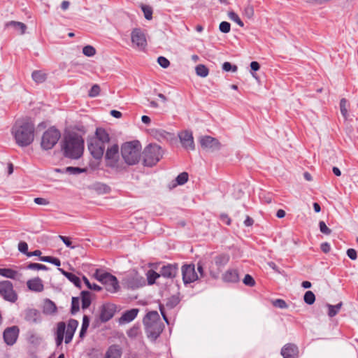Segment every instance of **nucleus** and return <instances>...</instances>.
<instances>
[{
	"instance_id": "35",
	"label": "nucleus",
	"mask_w": 358,
	"mask_h": 358,
	"mask_svg": "<svg viewBox=\"0 0 358 358\" xmlns=\"http://www.w3.org/2000/svg\"><path fill=\"white\" fill-rule=\"evenodd\" d=\"M89 325H90V319H89L88 316L84 315L83 318L81 329H80V334H79L80 338H83L85 337L87 330L89 327Z\"/></svg>"
},
{
	"instance_id": "56",
	"label": "nucleus",
	"mask_w": 358,
	"mask_h": 358,
	"mask_svg": "<svg viewBox=\"0 0 358 358\" xmlns=\"http://www.w3.org/2000/svg\"><path fill=\"white\" fill-rule=\"evenodd\" d=\"M243 283L245 285L253 287L255 285V281L254 278L249 274H246L245 278H243Z\"/></svg>"
},
{
	"instance_id": "11",
	"label": "nucleus",
	"mask_w": 358,
	"mask_h": 358,
	"mask_svg": "<svg viewBox=\"0 0 358 358\" xmlns=\"http://www.w3.org/2000/svg\"><path fill=\"white\" fill-rule=\"evenodd\" d=\"M124 283L128 288L136 289L145 285V281L143 277L137 273H131L124 278Z\"/></svg>"
},
{
	"instance_id": "13",
	"label": "nucleus",
	"mask_w": 358,
	"mask_h": 358,
	"mask_svg": "<svg viewBox=\"0 0 358 358\" xmlns=\"http://www.w3.org/2000/svg\"><path fill=\"white\" fill-rule=\"evenodd\" d=\"M117 307L115 304L107 303L100 308L99 319L102 322H106L112 319L116 312Z\"/></svg>"
},
{
	"instance_id": "63",
	"label": "nucleus",
	"mask_w": 358,
	"mask_h": 358,
	"mask_svg": "<svg viewBox=\"0 0 358 358\" xmlns=\"http://www.w3.org/2000/svg\"><path fill=\"white\" fill-rule=\"evenodd\" d=\"M320 248L323 252L328 253L331 250V246L327 242H325L321 244Z\"/></svg>"
},
{
	"instance_id": "6",
	"label": "nucleus",
	"mask_w": 358,
	"mask_h": 358,
	"mask_svg": "<svg viewBox=\"0 0 358 358\" xmlns=\"http://www.w3.org/2000/svg\"><path fill=\"white\" fill-rule=\"evenodd\" d=\"M119 150L118 145L113 144L108 147L105 154L106 166L118 173L127 171L125 163L120 158Z\"/></svg>"
},
{
	"instance_id": "45",
	"label": "nucleus",
	"mask_w": 358,
	"mask_h": 358,
	"mask_svg": "<svg viewBox=\"0 0 358 358\" xmlns=\"http://www.w3.org/2000/svg\"><path fill=\"white\" fill-rule=\"evenodd\" d=\"M347 106H348L347 100L345 98L341 99L340 101V109H341V113L345 119H347V116H348Z\"/></svg>"
},
{
	"instance_id": "32",
	"label": "nucleus",
	"mask_w": 358,
	"mask_h": 358,
	"mask_svg": "<svg viewBox=\"0 0 358 358\" xmlns=\"http://www.w3.org/2000/svg\"><path fill=\"white\" fill-rule=\"evenodd\" d=\"M6 26L13 27L14 29L17 30H20V34H24L27 29L26 24L20 22L10 21L6 24Z\"/></svg>"
},
{
	"instance_id": "51",
	"label": "nucleus",
	"mask_w": 358,
	"mask_h": 358,
	"mask_svg": "<svg viewBox=\"0 0 358 358\" xmlns=\"http://www.w3.org/2000/svg\"><path fill=\"white\" fill-rule=\"evenodd\" d=\"M272 304L273 306L281 308V309L287 308L288 307L285 301L283 299H278L273 301Z\"/></svg>"
},
{
	"instance_id": "44",
	"label": "nucleus",
	"mask_w": 358,
	"mask_h": 358,
	"mask_svg": "<svg viewBox=\"0 0 358 358\" xmlns=\"http://www.w3.org/2000/svg\"><path fill=\"white\" fill-rule=\"evenodd\" d=\"M141 10L143 12L144 17L146 20H150L152 18V9L147 5H141Z\"/></svg>"
},
{
	"instance_id": "27",
	"label": "nucleus",
	"mask_w": 358,
	"mask_h": 358,
	"mask_svg": "<svg viewBox=\"0 0 358 358\" xmlns=\"http://www.w3.org/2000/svg\"><path fill=\"white\" fill-rule=\"evenodd\" d=\"M58 270L62 273L70 282L73 283V285L78 287L81 288V281L80 278L76 275L75 274L66 271L63 268H59Z\"/></svg>"
},
{
	"instance_id": "59",
	"label": "nucleus",
	"mask_w": 358,
	"mask_h": 358,
	"mask_svg": "<svg viewBox=\"0 0 358 358\" xmlns=\"http://www.w3.org/2000/svg\"><path fill=\"white\" fill-rule=\"evenodd\" d=\"M59 238L60 240L62 241V242L66 245V247L72 249L75 248V246L72 245V242L71 241L70 238L62 235H59Z\"/></svg>"
},
{
	"instance_id": "7",
	"label": "nucleus",
	"mask_w": 358,
	"mask_h": 358,
	"mask_svg": "<svg viewBox=\"0 0 358 358\" xmlns=\"http://www.w3.org/2000/svg\"><path fill=\"white\" fill-rule=\"evenodd\" d=\"M143 165L152 167L155 166L162 157L163 152L162 148L157 144H149L143 152Z\"/></svg>"
},
{
	"instance_id": "1",
	"label": "nucleus",
	"mask_w": 358,
	"mask_h": 358,
	"mask_svg": "<svg viewBox=\"0 0 358 358\" xmlns=\"http://www.w3.org/2000/svg\"><path fill=\"white\" fill-rule=\"evenodd\" d=\"M35 125L29 117L19 119L15 121L11 129L12 135L20 147H27L34 140Z\"/></svg>"
},
{
	"instance_id": "4",
	"label": "nucleus",
	"mask_w": 358,
	"mask_h": 358,
	"mask_svg": "<svg viewBox=\"0 0 358 358\" xmlns=\"http://www.w3.org/2000/svg\"><path fill=\"white\" fill-rule=\"evenodd\" d=\"M141 150V144L137 140L127 141L122 144L120 148L121 156L127 168L129 166L136 165L140 162Z\"/></svg>"
},
{
	"instance_id": "14",
	"label": "nucleus",
	"mask_w": 358,
	"mask_h": 358,
	"mask_svg": "<svg viewBox=\"0 0 358 358\" xmlns=\"http://www.w3.org/2000/svg\"><path fill=\"white\" fill-rule=\"evenodd\" d=\"M19 332L20 329L17 326L7 327L3 334L5 343L8 345H13L18 338Z\"/></svg>"
},
{
	"instance_id": "57",
	"label": "nucleus",
	"mask_w": 358,
	"mask_h": 358,
	"mask_svg": "<svg viewBox=\"0 0 358 358\" xmlns=\"http://www.w3.org/2000/svg\"><path fill=\"white\" fill-rule=\"evenodd\" d=\"M66 171L71 174H78L85 171V169L79 167L69 166L66 168Z\"/></svg>"
},
{
	"instance_id": "22",
	"label": "nucleus",
	"mask_w": 358,
	"mask_h": 358,
	"mask_svg": "<svg viewBox=\"0 0 358 358\" xmlns=\"http://www.w3.org/2000/svg\"><path fill=\"white\" fill-rule=\"evenodd\" d=\"M25 320L31 323H39L41 321V313L36 309H29L25 313Z\"/></svg>"
},
{
	"instance_id": "53",
	"label": "nucleus",
	"mask_w": 358,
	"mask_h": 358,
	"mask_svg": "<svg viewBox=\"0 0 358 358\" xmlns=\"http://www.w3.org/2000/svg\"><path fill=\"white\" fill-rule=\"evenodd\" d=\"M100 93V87L98 85H94L89 91L88 95L90 97H95Z\"/></svg>"
},
{
	"instance_id": "17",
	"label": "nucleus",
	"mask_w": 358,
	"mask_h": 358,
	"mask_svg": "<svg viewBox=\"0 0 358 358\" xmlns=\"http://www.w3.org/2000/svg\"><path fill=\"white\" fill-rule=\"evenodd\" d=\"M178 273V264H167L163 266L160 269L161 275L165 278H174Z\"/></svg>"
},
{
	"instance_id": "54",
	"label": "nucleus",
	"mask_w": 358,
	"mask_h": 358,
	"mask_svg": "<svg viewBox=\"0 0 358 358\" xmlns=\"http://www.w3.org/2000/svg\"><path fill=\"white\" fill-rule=\"evenodd\" d=\"M179 303V299L177 296H172L168 299L166 306L173 308L176 306Z\"/></svg>"
},
{
	"instance_id": "39",
	"label": "nucleus",
	"mask_w": 358,
	"mask_h": 358,
	"mask_svg": "<svg viewBox=\"0 0 358 358\" xmlns=\"http://www.w3.org/2000/svg\"><path fill=\"white\" fill-rule=\"evenodd\" d=\"M80 310V299L78 297H72L71 313L72 315L76 314Z\"/></svg>"
},
{
	"instance_id": "23",
	"label": "nucleus",
	"mask_w": 358,
	"mask_h": 358,
	"mask_svg": "<svg viewBox=\"0 0 358 358\" xmlns=\"http://www.w3.org/2000/svg\"><path fill=\"white\" fill-rule=\"evenodd\" d=\"M122 354V348L120 345H112L106 350L103 358H121Z\"/></svg>"
},
{
	"instance_id": "37",
	"label": "nucleus",
	"mask_w": 358,
	"mask_h": 358,
	"mask_svg": "<svg viewBox=\"0 0 358 358\" xmlns=\"http://www.w3.org/2000/svg\"><path fill=\"white\" fill-rule=\"evenodd\" d=\"M94 189L99 194L108 193L110 190L109 186L106 184L97 182L94 185Z\"/></svg>"
},
{
	"instance_id": "40",
	"label": "nucleus",
	"mask_w": 358,
	"mask_h": 358,
	"mask_svg": "<svg viewBox=\"0 0 358 358\" xmlns=\"http://www.w3.org/2000/svg\"><path fill=\"white\" fill-rule=\"evenodd\" d=\"M41 261L44 262L51 263L57 266H59L61 265V262L59 259L51 257V256H44L40 257Z\"/></svg>"
},
{
	"instance_id": "55",
	"label": "nucleus",
	"mask_w": 358,
	"mask_h": 358,
	"mask_svg": "<svg viewBox=\"0 0 358 358\" xmlns=\"http://www.w3.org/2000/svg\"><path fill=\"white\" fill-rule=\"evenodd\" d=\"M319 227L320 231L326 235H329L331 233V230L326 225L324 221H320Z\"/></svg>"
},
{
	"instance_id": "41",
	"label": "nucleus",
	"mask_w": 358,
	"mask_h": 358,
	"mask_svg": "<svg viewBox=\"0 0 358 358\" xmlns=\"http://www.w3.org/2000/svg\"><path fill=\"white\" fill-rule=\"evenodd\" d=\"M161 275V273H158L155 271L150 270L148 272V282L149 285H152L155 282V280L159 278Z\"/></svg>"
},
{
	"instance_id": "9",
	"label": "nucleus",
	"mask_w": 358,
	"mask_h": 358,
	"mask_svg": "<svg viewBox=\"0 0 358 358\" xmlns=\"http://www.w3.org/2000/svg\"><path fill=\"white\" fill-rule=\"evenodd\" d=\"M0 296L6 301L15 303L18 298L13 283L9 280L0 281Z\"/></svg>"
},
{
	"instance_id": "25",
	"label": "nucleus",
	"mask_w": 358,
	"mask_h": 358,
	"mask_svg": "<svg viewBox=\"0 0 358 358\" xmlns=\"http://www.w3.org/2000/svg\"><path fill=\"white\" fill-rule=\"evenodd\" d=\"M138 313V308H132L125 311L119 320L120 323H129L133 321Z\"/></svg>"
},
{
	"instance_id": "64",
	"label": "nucleus",
	"mask_w": 358,
	"mask_h": 358,
	"mask_svg": "<svg viewBox=\"0 0 358 358\" xmlns=\"http://www.w3.org/2000/svg\"><path fill=\"white\" fill-rule=\"evenodd\" d=\"M197 271L199 272V277H203L204 275V270L203 264L201 262L197 263Z\"/></svg>"
},
{
	"instance_id": "26",
	"label": "nucleus",
	"mask_w": 358,
	"mask_h": 358,
	"mask_svg": "<svg viewBox=\"0 0 358 358\" xmlns=\"http://www.w3.org/2000/svg\"><path fill=\"white\" fill-rule=\"evenodd\" d=\"M66 330V324L64 322H60L57 324V328L56 331L55 342L57 346L62 345L64 340V335Z\"/></svg>"
},
{
	"instance_id": "29",
	"label": "nucleus",
	"mask_w": 358,
	"mask_h": 358,
	"mask_svg": "<svg viewBox=\"0 0 358 358\" xmlns=\"http://www.w3.org/2000/svg\"><path fill=\"white\" fill-rule=\"evenodd\" d=\"M43 313L46 315H53L57 312L55 303L50 299H46L43 308Z\"/></svg>"
},
{
	"instance_id": "46",
	"label": "nucleus",
	"mask_w": 358,
	"mask_h": 358,
	"mask_svg": "<svg viewBox=\"0 0 358 358\" xmlns=\"http://www.w3.org/2000/svg\"><path fill=\"white\" fill-rule=\"evenodd\" d=\"M254 13L255 10L253 6L250 3L248 4L243 10V15L248 19H252L254 16Z\"/></svg>"
},
{
	"instance_id": "34",
	"label": "nucleus",
	"mask_w": 358,
	"mask_h": 358,
	"mask_svg": "<svg viewBox=\"0 0 358 358\" xmlns=\"http://www.w3.org/2000/svg\"><path fill=\"white\" fill-rule=\"evenodd\" d=\"M31 77L37 83H42L46 80V74L41 71H34Z\"/></svg>"
},
{
	"instance_id": "50",
	"label": "nucleus",
	"mask_w": 358,
	"mask_h": 358,
	"mask_svg": "<svg viewBox=\"0 0 358 358\" xmlns=\"http://www.w3.org/2000/svg\"><path fill=\"white\" fill-rule=\"evenodd\" d=\"M219 29L224 34H227L231 30V24L229 22L223 21L219 25Z\"/></svg>"
},
{
	"instance_id": "5",
	"label": "nucleus",
	"mask_w": 358,
	"mask_h": 358,
	"mask_svg": "<svg viewBox=\"0 0 358 358\" xmlns=\"http://www.w3.org/2000/svg\"><path fill=\"white\" fill-rule=\"evenodd\" d=\"M143 322L148 337L152 341H155L163 331L164 324L155 310L148 312L143 318Z\"/></svg>"
},
{
	"instance_id": "58",
	"label": "nucleus",
	"mask_w": 358,
	"mask_h": 358,
	"mask_svg": "<svg viewBox=\"0 0 358 358\" xmlns=\"http://www.w3.org/2000/svg\"><path fill=\"white\" fill-rule=\"evenodd\" d=\"M158 64L162 67V68H167L170 65V62L168 59H166L164 57L160 56L157 59Z\"/></svg>"
},
{
	"instance_id": "28",
	"label": "nucleus",
	"mask_w": 358,
	"mask_h": 358,
	"mask_svg": "<svg viewBox=\"0 0 358 358\" xmlns=\"http://www.w3.org/2000/svg\"><path fill=\"white\" fill-rule=\"evenodd\" d=\"M223 279L229 282H237L239 280L238 272L236 269H229L223 275Z\"/></svg>"
},
{
	"instance_id": "19",
	"label": "nucleus",
	"mask_w": 358,
	"mask_h": 358,
	"mask_svg": "<svg viewBox=\"0 0 358 358\" xmlns=\"http://www.w3.org/2000/svg\"><path fill=\"white\" fill-rule=\"evenodd\" d=\"M0 275L17 281H21L22 278V274L20 272L10 268H0Z\"/></svg>"
},
{
	"instance_id": "48",
	"label": "nucleus",
	"mask_w": 358,
	"mask_h": 358,
	"mask_svg": "<svg viewBox=\"0 0 358 358\" xmlns=\"http://www.w3.org/2000/svg\"><path fill=\"white\" fill-rule=\"evenodd\" d=\"M83 53L85 56L92 57L96 54V50L92 45H86L83 48Z\"/></svg>"
},
{
	"instance_id": "21",
	"label": "nucleus",
	"mask_w": 358,
	"mask_h": 358,
	"mask_svg": "<svg viewBox=\"0 0 358 358\" xmlns=\"http://www.w3.org/2000/svg\"><path fill=\"white\" fill-rule=\"evenodd\" d=\"M102 284L105 285L106 289L110 292H116L119 289V283L117 278L110 273Z\"/></svg>"
},
{
	"instance_id": "2",
	"label": "nucleus",
	"mask_w": 358,
	"mask_h": 358,
	"mask_svg": "<svg viewBox=\"0 0 358 358\" xmlns=\"http://www.w3.org/2000/svg\"><path fill=\"white\" fill-rule=\"evenodd\" d=\"M62 150L64 157L78 159L80 158L84 152V139L74 131L66 134L62 143Z\"/></svg>"
},
{
	"instance_id": "52",
	"label": "nucleus",
	"mask_w": 358,
	"mask_h": 358,
	"mask_svg": "<svg viewBox=\"0 0 358 358\" xmlns=\"http://www.w3.org/2000/svg\"><path fill=\"white\" fill-rule=\"evenodd\" d=\"M222 69L224 71H227V72L230 71H231L232 72H236L238 70V67L236 65H231V64L230 62H225L222 64Z\"/></svg>"
},
{
	"instance_id": "62",
	"label": "nucleus",
	"mask_w": 358,
	"mask_h": 358,
	"mask_svg": "<svg viewBox=\"0 0 358 358\" xmlns=\"http://www.w3.org/2000/svg\"><path fill=\"white\" fill-rule=\"evenodd\" d=\"M34 202L38 205H48L49 203L47 199L41 197L35 198Z\"/></svg>"
},
{
	"instance_id": "16",
	"label": "nucleus",
	"mask_w": 358,
	"mask_h": 358,
	"mask_svg": "<svg viewBox=\"0 0 358 358\" xmlns=\"http://www.w3.org/2000/svg\"><path fill=\"white\" fill-rule=\"evenodd\" d=\"M200 144L203 149L217 150L220 148V143L219 141L210 136H202L200 139Z\"/></svg>"
},
{
	"instance_id": "15",
	"label": "nucleus",
	"mask_w": 358,
	"mask_h": 358,
	"mask_svg": "<svg viewBox=\"0 0 358 358\" xmlns=\"http://www.w3.org/2000/svg\"><path fill=\"white\" fill-rule=\"evenodd\" d=\"M180 143L182 147L188 150H194L195 145L192 132L189 131H183L178 134Z\"/></svg>"
},
{
	"instance_id": "24",
	"label": "nucleus",
	"mask_w": 358,
	"mask_h": 358,
	"mask_svg": "<svg viewBox=\"0 0 358 358\" xmlns=\"http://www.w3.org/2000/svg\"><path fill=\"white\" fill-rule=\"evenodd\" d=\"M28 288L36 292H41L43 290L44 286L41 278H35L31 280H29L27 282Z\"/></svg>"
},
{
	"instance_id": "36",
	"label": "nucleus",
	"mask_w": 358,
	"mask_h": 358,
	"mask_svg": "<svg viewBox=\"0 0 358 358\" xmlns=\"http://www.w3.org/2000/svg\"><path fill=\"white\" fill-rule=\"evenodd\" d=\"M109 274L110 273L103 272L100 269H96L94 273L93 274V277L100 282L103 283Z\"/></svg>"
},
{
	"instance_id": "20",
	"label": "nucleus",
	"mask_w": 358,
	"mask_h": 358,
	"mask_svg": "<svg viewBox=\"0 0 358 358\" xmlns=\"http://www.w3.org/2000/svg\"><path fill=\"white\" fill-rule=\"evenodd\" d=\"M78 326V322L75 319H70L68 322L66 331L65 343H69L73 337L74 333Z\"/></svg>"
},
{
	"instance_id": "10",
	"label": "nucleus",
	"mask_w": 358,
	"mask_h": 358,
	"mask_svg": "<svg viewBox=\"0 0 358 358\" xmlns=\"http://www.w3.org/2000/svg\"><path fill=\"white\" fill-rule=\"evenodd\" d=\"M181 272L185 285L194 282L199 278L194 264H184L181 267Z\"/></svg>"
},
{
	"instance_id": "49",
	"label": "nucleus",
	"mask_w": 358,
	"mask_h": 358,
	"mask_svg": "<svg viewBox=\"0 0 358 358\" xmlns=\"http://www.w3.org/2000/svg\"><path fill=\"white\" fill-rule=\"evenodd\" d=\"M188 180V173L182 172L180 173L176 178V182L178 185H182L186 183Z\"/></svg>"
},
{
	"instance_id": "31",
	"label": "nucleus",
	"mask_w": 358,
	"mask_h": 358,
	"mask_svg": "<svg viewBox=\"0 0 358 358\" xmlns=\"http://www.w3.org/2000/svg\"><path fill=\"white\" fill-rule=\"evenodd\" d=\"M80 295L82 301V308L86 309L90 306L92 302L90 292L88 291H82Z\"/></svg>"
},
{
	"instance_id": "12",
	"label": "nucleus",
	"mask_w": 358,
	"mask_h": 358,
	"mask_svg": "<svg viewBox=\"0 0 358 358\" xmlns=\"http://www.w3.org/2000/svg\"><path fill=\"white\" fill-rule=\"evenodd\" d=\"M131 42L139 50H144L147 46V40L143 31L140 28H135L131 33Z\"/></svg>"
},
{
	"instance_id": "38",
	"label": "nucleus",
	"mask_w": 358,
	"mask_h": 358,
	"mask_svg": "<svg viewBox=\"0 0 358 358\" xmlns=\"http://www.w3.org/2000/svg\"><path fill=\"white\" fill-rule=\"evenodd\" d=\"M196 73L197 76L205 78L208 75L209 70L203 64H199L195 68Z\"/></svg>"
},
{
	"instance_id": "43",
	"label": "nucleus",
	"mask_w": 358,
	"mask_h": 358,
	"mask_svg": "<svg viewBox=\"0 0 358 358\" xmlns=\"http://www.w3.org/2000/svg\"><path fill=\"white\" fill-rule=\"evenodd\" d=\"M305 303L308 305H312L315 301V296L312 291H307L303 296Z\"/></svg>"
},
{
	"instance_id": "3",
	"label": "nucleus",
	"mask_w": 358,
	"mask_h": 358,
	"mask_svg": "<svg viewBox=\"0 0 358 358\" xmlns=\"http://www.w3.org/2000/svg\"><path fill=\"white\" fill-rule=\"evenodd\" d=\"M110 141L109 134L105 129L96 128L94 136L87 139V148L91 155L96 159H101L103 156L106 145Z\"/></svg>"
},
{
	"instance_id": "47",
	"label": "nucleus",
	"mask_w": 358,
	"mask_h": 358,
	"mask_svg": "<svg viewBox=\"0 0 358 358\" xmlns=\"http://www.w3.org/2000/svg\"><path fill=\"white\" fill-rule=\"evenodd\" d=\"M83 280L85 284L86 285V286L89 289L94 290V291H98V292L101 291L102 289L101 287H100L99 285H98L95 283H90V282L89 281L87 278H86L85 276L83 277Z\"/></svg>"
},
{
	"instance_id": "61",
	"label": "nucleus",
	"mask_w": 358,
	"mask_h": 358,
	"mask_svg": "<svg viewBox=\"0 0 358 358\" xmlns=\"http://www.w3.org/2000/svg\"><path fill=\"white\" fill-rule=\"evenodd\" d=\"M347 255L352 260H355L357 258V251L352 248L347 250Z\"/></svg>"
},
{
	"instance_id": "30",
	"label": "nucleus",
	"mask_w": 358,
	"mask_h": 358,
	"mask_svg": "<svg viewBox=\"0 0 358 358\" xmlns=\"http://www.w3.org/2000/svg\"><path fill=\"white\" fill-rule=\"evenodd\" d=\"M229 259H230V257H229V255L220 254V255H217L214 258V262H215V265L218 268H221V267L224 266L226 264H227V263L229 261Z\"/></svg>"
},
{
	"instance_id": "18",
	"label": "nucleus",
	"mask_w": 358,
	"mask_h": 358,
	"mask_svg": "<svg viewBox=\"0 0 358 358\" xmlns=\"http://www.w3.org/2000/svg\"><path fill=\"white\" fill-rule=\"evenodd\" d=\"M298 353L297 346L292 343H287L281 349V355L283 358H297Z\"/></svg>"
},
{
	"instance_id": "8",
	"label": "nucleus",
	"mask_w": 358,
	"mask_h": 358,
	"mask_svg": "<svg viewBox=\"0 0 358 358\" xmlns=\"http://www.w3.org/2000/svg\"><path fill=\"white\" fill-rule=\"evenodd\" d=\"M61 137L60 131L54 127H50L41 137V146L43 150H48L57 144Z\"/></svg>"
},
{
	"instance_id": "42",
	"label": "nucleus",
	"mask_w": 358,
	"mask_h": 358,
	"mask_svg": "<svg viewBox=\"0 0 358 358\" xmlns=\"http://www.w3.org/2000/svg\"><path fill=\"white\" fill-rule=\"evenodd\" d=\"M228 17L231 20L235 22L241 27H243L244 26V23L234 11H229L228 13Z\"/></svg>"
},
{
	"instance_id": "33",
	"label": "nucleus",
	"mask_w": 358,
	"mask_h": 358,
	"mask_svg": "<svg viewBox=\"0 0 358 358\" xmlns=\"http://www.w3.org/2000/svg\"><path fill=\"white\" fill-rule=\"evenodd\" d=\"M342 306H343L342 302H340L335 306L331 305V304H327V307L328 308V310H329L328 315L330 317H333L335 315H336L338 314V313L339 312L340 309L341 308Z\"/></svg>"
},
{
	"instance_id": "60",
	"label": "nucleus",
	"mask_w": 358,
	"mask_h": 358,
	"mask_svg": "<svg viewBox=\"0 0 358 358\" xmlns=\"http://www.w3.org/2000/svg\"><path fill=\"white\" fill-rule=\"evenodd\" d=\"M18 250L22 253H24L27 255V253H29L28 252V245L24 241H21L18 244Z\"/></svg>"
}]
</instances>
